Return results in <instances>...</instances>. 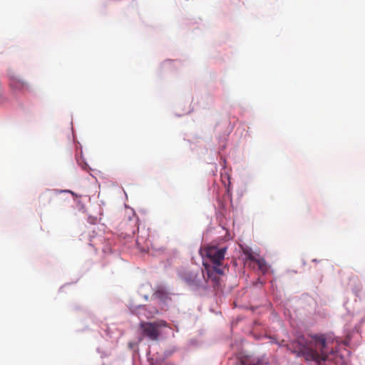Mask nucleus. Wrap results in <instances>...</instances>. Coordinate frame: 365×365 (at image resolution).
<instances>
[{
  "label": "nucleus",
  "instance_id": "nucleus-1",
  "mask_svg": "<svg viewBox=\"0 0 365 365\" xmlns=\"http://www.w3.org/2000/svg\"><path fill=\"white\" fill-rule=\"evenodd\" d=\"M292 346L298 356L317 364L329 360V354L334 353L333 347H329L324 334L310 335L308 338L299 336Z\"/></svg>",
  "mask_w": 365,
  "mask_h": 365
},
{
  "label": "nucleus",
  "instance_id": "nucleus-2",
  "mask_svg": "<svg viewBox=\"0 0 365 365\" xmlns=\"http://www.w3.org/2000/svg\"><path fill=\"white\" fill-rule=\"evenodd\" d=\"M227 247H219L215 245H206L200 249V254L203 259V265L207 267V261L213 265L215 271L222 274L220 266L222 265Z\"/></svg>",
  "mask_w": 365,
  "mask_h": 365
},
{
  "label": "nucleus",
  "instance_id": "nucleus-3",
  "mask_svg": "<svg viewBox=\"0 0 365 365\" xmlns=\"http://www.w3.org/2000/svg\"><path fill=\"white\" fill-rule=\"evenodd\" d=\"M140 327L144 336L151 341H158L159 339L160 331L156 327L153 322H141Z\"/></svg>",
  "mask_w": 365,
  "mask_h": 365
},
{
  "label": "nucleus",
  "instance_id": "nucleus-4",
  "mask_svg": "<svg viewBox=\"0 0 365 365\" xmlns=\"http://www.w3.org/2000/svg\"><path fill=\"white\" fill-rule=\"evenodd\" d=\"M242 250L244 255H245V257H246L245 259L247 260H250L252 262H256L258 264L259 267L260 269H262L263 262L257 258V255L255 254L250 247H242Z\"/></svg>",
  "mask_w": 365,
  "mask_h": 365
},
{
  "label": "nucleus",
  "instance_id": "nucleus-5",
  "mask_svg": "<svg viewBox=\"0 0 365 365\" xmlns=\"http://www.w3.org/2000/svg\"><path fill=\"white\" fill-rule=\"evenodd\" d=\"M10 86L16 91H24L28 88V85L25 81L16 77L11 78Z\"/></svg>",
  "mask_w": 365,
  "mask_h": 365
},
{
  "label": "nucleus",
  "instance_id": "nucleus-6",
  "mask_svg": "<svg viewBox=\"0 0 365 365\" xmlns=\"http://www.w3.org/2000/svg\"><path fill=\"white\" fill-rule=\"evenodd\" d=\"M153 297L165 304H168L171 301L170 294L162 289H158Z\"/></svg>",
  "mask_w": 365,
  "mask_h": 365
},
{
  "label": "nucleus",
  "instance_id": "nucleus-7",
  "mask_svg": "<svg viewBox=\"0 0 365 365\" xmlns=\"http://www.w3.org/2000/svg\"><path fill=\"white\" fill-rule=\"evenodd\" d=\"M54 194L50 191L45 192L39 196V203L43 207H46L52 202Z\"/></svg>",
  "mask_w": 365,
  "mask_h": 365
},
{
  "label": "nucleus",
  "instance_id": "nucleus-8",
  "mask_svg": "<svg viewBox=\"0 0 365 365\" xmlns=\"http://www.w3.org/2000/svg\"><path fill=\"white\" fill-rule=\"evenodd\" d=\"M240 365H259V361L244 357L240 360Z\"/></svg>",
  "mask_w": 365,
  "mask_h": 365
},
{
  "label": "nucleus",
  "instance_id": "nucleus-9",
  "mask_svg": "<svg viewBox=\"0 0 365 365\" xmlns=\"http://www.w3.org/2000/svg\"><path fill=\"white\" fill-rule=\"evenodd\" d=\"M153 323H155L156 324V327L158 330L160 327H168V324L167 323V322H165L164 320H159V321L153 322Z\"/></svg>",
  "mask_w": 365,
  "mask_h": 365
},
{
  "label": "nucleus",
  "instance_id": "nucleus-10",
  "mask_svg": "<svg viewBox=\"0 0 365 365\" xmlns=\"http://www.w3.org/2000/svg\"><path fill=\"white\" fill-rule=\"evenodd\" d=\"M147 318H151L154 315L158 314V310L156 308H153L151 311H149L148 314L143 313Z\"/></svg>",
  "mask_w": 365,
  "mask_h": 365
},
{
  "label": "nucleus",
  "instance_id": "nucleus-11",
  "mask_svg": "<svg viewBox=\"0 0 365 365\" xmlns=\"http://www.w3.org/2000/svg\"><path fill=\"white\" fill-rule=\"evenodd\" d=\"M138 309H139V314H141L143 312L145 311V306H140L138 307Z\"/></svg>",
  "mask_w": 365,
  "mask_h": 365
},
{
  "label": "nucleus",
  "instance_id": "nucleus-12",
  "mask_svg": "<svg viewBox=\"0 0 365 365\" xmlns=\"http://www.w3.org/2000/svg\"><path fill=\"white\" fill-rule=\"evenodd\" d=\"M197 275L196 274H192V277H190V282H194L195 280Z\"/></svg>",
  "mask_w": 365,
  "mask_h": 365
}]
</instances>
